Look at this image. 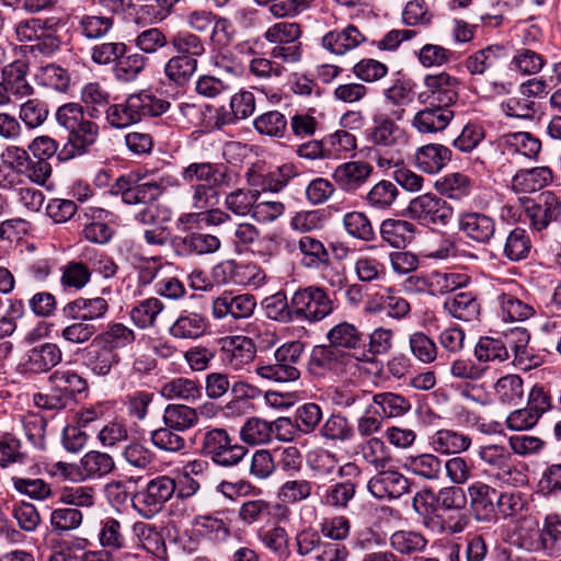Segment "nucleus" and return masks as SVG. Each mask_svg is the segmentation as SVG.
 Here are the masks:
<instances>
[{"label": "nucleus", "instance_id": "24", "mask_svg": "<svg viewBox=\"0 0 561 561\" xmlns=\"http://www.w3.org/2000/svg\"><path fill=\"white\" fill-rule=\"evenodd\" d=\"M467 492L474 519L478 522L491 520L495 515L496 490L481 481H476L468 486Z\"/></svg>", "mask_w": 561, "mask_h": 561}, {"label": "nucleus", "instance_id": "35", "mask_svg": "<svg viewBox=\"0 0 561 561\" xmlns=\"http://www.w3.org/2000/svg\"><path fill=\"white\" fill-rule=\"evenodd\" d=\"M98 137L99 126L89 119H83L78 127L69 131L67 158L89 152L90 148L96 142Z\"/></svg>", "mask_w": 561, "mask_h": 561}, {"label": "nucleus", "instance_id": "31", "mask_svg": "<svg viewBox=\"0 0 561 561\" xmlns=\"http://www.w3.org/2000/svg\"><path fill=\"white\" fill-rule=\"evenodd\" d=\"M479 458L483 463L496 470V478L508 482L513 473H517L511 453L503 446L489 445L479 450Z\"/></svg>", "mask_w": 561, "mask_h": 561}, {"label": "nucleus", "instance_id": "48", "mask_svg": "<svg viewBox=\"0 0 561 561\" xmlns=\"http://www.w3.org/2000/svg\"><path fill=\"white\" fill-rule=\"evenodd\" d=\"M104 216H106V211L102 208L90 207L84 210V217L91 220L84 224L83 228V236L87 240L99 244H104L111 240L113 230L102 221Z\"/></svg>", "mask_w": 561, "mask_h": 561}, {"label": "nucleus", "instance_id": "10", "mask_svg": "<svg viewBox=\"0 0 561 561\" xmlns=\"http://www.w3.org/2000/svg\"><path fill=\"white\" fill-rule=\"evenodd\" d=\"M507 59L505 46L493 44L469 55L465 60V67L472 76L493 78L504 70Z\"/></svg>", "mask_w": 561, "mask_h": 561}, {"label": "nucleus", "instance_id": "41", "mask_svg": "<svg viewBox=\"0 0 561 561\" xmlns=\"http://www.w3.org/2000/svg\"><path fill=\"white\" fill-rule=\"evenodd\" d=\"M501 141L507 153L520 154L528 159H535L541 149L540 140L526 131L505 134Z\"/></svg>", "mask_w": 561, "mask_h": 561}, {"label": "nucleus", "instance_id": "29", "mask_svg": "<svg viewBox=\"0 0 561 561\" xmlns=\"http://www.w3.org/2000/svg\"><path fill=\"white\" fill-rule=\"evenodd\" d=\"M329 344L343 351L354 352V358L364 346V335L359 329L347 321L333 325L325 334Z\"/></svg>", "mask_w": 561, "mask_h": 561}, {"label": "nucleus", "instance_id": "18", "mask_svg": "<svg viewBox=\"0 0 561 561\" xmlns=\"http://www.w3.org/2000/svg\"><path fill=\"white\" fill-rule=\"evenodd\" d=\"M222 359L236 370L253 362L256 353L250 337L242 335L226 336L220 340Z\"/></svg>", "mask_w": 561, "mask_h": 561}, {"label": "nucleus", "instance_id": "12", "mask_svg": "<svg viewBox=\"0 0 561 561\" xmlns=\"http://www.w3.org/2000/svg\"><path fill=\"white\" fill-rule=\"evenodd\" d=\"M496 293V300L505 320L524 321L535 313L531 302L526 297V291L517 283L508 282Z\"/></svg>", "mask_w": 561, "mask_h": 561}, {"label": "nucleus", "instance_id": "30", "mask_svg": "<svg viewBox=\"0 0 561 561\" xmlns=\"http://www.w3.org/2000/svg\"><path fill=\"white\" fill-rule=\"evenodd\" d=\"M381 239L392 248L404 249L415 237L416 227L403 219H385L380 225Z\"/></svg>", "mask_w": 561, "mask_h": 561}, {"label": "nucleus", "instance_id": "22", "mask_svg": "<svg viewBox=\"0 0 561 561\" xmlns=\"http://www.w3.org/2000/svg\"><path fill=\"white\" fill-rule=\"evenodd\" d=\"M451 108L430 103L428 106L415 113L412 126L422 134H435L444 130L454 118Z\"/></svg>", "mask_w": 561, "mask_h": 561}, {"label": "nucleus", "instance_id": "58", "mask_svg": "<svg viewBox=\"0 0 561 561\" xmlns=\"http://www.w3.org/2000/svg\"><path fill=\"white\" fill-rule=\"evenodd\" d=\"M163 309L164 305L160 299L156 297L147 298L133 307L130 318L139 329L152 328Z\"/></svg>", "mask_w": 561, "mask_h": 561}, {"label": "nucleus", "instance_id": "62", "mask_svg": "<svg viewBox=\"0 0 561 561\" xmlns=\"http://www.w3.org/2000/svg\"><path fill=\"white\" fill-rule=\"evenodd\" d=\"M343 226L348 236L360 241L370 242L376 239V232L370 219L365 213L350 211L343 217Z\"/></svg>", "mask_w": 561, "mask_h": 561}, {"label": "nucleus", "instance_id": "40", "mask_svg": "<svg viewBox=\"0 0 561 561\" xmlns=\"http://www.w3.org/2000/svg\"><path fill=\"white\" fill-rule=\"evenodd\" d=\"M257 539L265 549L274 553L279 560H286L290 557L289 535L280 525H273L270 528H260Z\"/></svg>", "mask_w": 561, "mask_h": 561}, {"label": "nucleus", "instance_id": "1", "mask_svg": "<svg viewBox=\"0 0 561 561\" xmlns=\"http://www.w3.org/2000/svg\"><path fill=\"white\" fill-rule=\"evenodd\" d=\"M181 179L191 186V205L205 210L214 205L217 188L232 185V171L225 163L192 162L181 171Z\"/></svg>", "mask_w": 561, "mask_h": 561}, {"label": "nucleus", "instance_id": "56", "mask_svg": "<svg viewBox=\"0 0 561 561\" xmlns=\"http://www.w3.org/2000/svg\"><path fill=\"white\" fill-rule=\"evenodd\" d=\"M193 526L199 535L214 542H225L231 536L229 526L213 515H198L193 519Z\"/></svg>", "mask_w": 561, "mask_h": 561}, {"label": "nucleus", "instance_id": "44", "mask_svg": "<svg viewBox=\"0 0 561 561\" xmlns=\"http://www.w3.org/2000/svg\"><path fill=\"white\" fill-rule=\"evenodd\" d=\"M298 249L302 254L301 265L308 270H319L328 265L330 254L324 244L310 236H304L298 240Z\"/></svg>", "mask_w": 561, "mask_h": 561}, {"label": "nucleus", "instance_id": "7", "mask_svg": "<svg viewBox=\"0 0 561 561\" xmlns=\"http://www.w3.org/2000/svg\"><path fill=\"white\" fill-rule=\"evenodd\" d=\"M202 450L216 465L221 467H234L248 454L247 447L233 443L229 434L222 428H213L204 434Z\"/></svg>", "mask_w": 561, "mask_h": 561}, {"label": "nucleus", "instance_id": "2", "mask_svg": "<svg viewBox=\"0 0 561 561\" xmlns=\"http://www.w3.org/2000/svg\"><path fill=\"white\" fill-rule=\"evenodd\" d=\"M170 108V102L159 99L146 90L128 95L118 104L106 108V121L114 128H125L145 117L160 116Z\"/></svg>", "mask_w": 561, "mask_h": 561}, {"label": "nucleus", "instance_id": "60", "mask_svg": "<svg viewBox=\"0 0 561 561\" xmlns=\"http://www.w3.org/2000/svg\"><path fill=\"white\" fill-rule=\"evenodd\" d=\"M273 425L261 417L248 419L240 430L241 439L249 445L267 444L272 440Z\"/></svg>", "mask_w": 561, "mask_h": 561}, {"label": "nucleus", "instance_id": "14", "mask_svg": "<svg viewBox=\"0 0 561 561\" xmlns=\"http://www.w3.org/2000/svg\"><path fill=\"white\" fill-rule=\"evenodd\" d=\"M171 247L179 256L190 257L216 253L220 247V239L211 233L191 231L183 236H174Z\"/></svg>", "mask_w": 561, "mask_h": 561}, {"label": "nucleus", "instance_id": "59", "mask_svg": "<svg viewBox=\"0 0 561 561\" xmlns=\"http://www.w3.org/2000/svg\"><path fill=\"white\" fill-rule=\"evenodd\" d=\"M266 317L280 323L295 322L294 308L291 307V297L288 299L285 291L266 297L263 301Z\"/></svg>", "mask_w": 561, "mask_h": 561}, {"label": "nucleus", "instance_id": "32", "mask_svg": "<svg viewBox=\"0 0 561 561\" xmlns=\"http://www.w3.org/2000/svg\"><path fill=\"white\" fill-rule=\"evenodd\" d=\"M366 41V36L354 25H347L341 31H332L322 38L325 49L336 55H344L358 47Z\"/></svg>", "mask_w": 561, "mask_h": 561}, {"label": "nucleus", "instance_id": "64", "mask_svg": "<svg viewBox=\"0 0 561 561\" xmlns=\"http://www.w3.org/2000/svg\"><path fill=\"white\" fill-rule=\"evenodd\" d=\"M546 541L547 558L557 559L561 557V515L548 514L543 519L541 528Z\"/></svg>", "mask_w": 561, "mask_h": 561}, {"label": "nucleus", "instance_id": "11", "mask_svg": "<svg viewBox=\"0 0 561 561\" xmlns=\"http://www.w3.org/2000/svg\"><path fill=\"white\" fill-rule=\"evenodd\" d=\"M459 80L447 72L427 75L424 78L425 91L420 94L422 102L451 107L459 98Z\"/></svg>", "mask_w": 561, "mask_h": 561}, {"label": "nucleus", "instance_id": "46", "mask_svg": "<svg viewBox=\"0 0 561 561\" xmlns=\"http://www.w3.org/2000/svg\"><path fill=\"white\" fill-rule=\"evenodd\" d=\"M162 419L173 431L184 432L198 423V411L185 404H168Z\"/></svg>", "mask_w": 561, "mask_h": 561}, {"label": "nucleus", "instance_id": "43", "mask_svg": "<svg viewBox=\"0 0 561 561\" xmlns=\"http://www.w3.org/2000/svg\"><path fill=\"white\" fill-rule=\"evenodd\" d=\"M431 445L439 454H460L471 446V438L451 430H439L431 437Z\"/></svg>", "mask_w": 561, "mask_h": 561}, {"label": "nucleus", "instance_id": "9", "mask_svg": "<svg viewBox=\"0 0 561 561\" xmlns=\"http://www.w3.org/2000/svg\"><path fill=\"white\" fill-rule=\"evenodd\" d=\"M504 542L528 553H539L547 558V547L538 522L534 519L518 520L513 528L502 533Z\"/></svg>", "mask_w": 561, "mask_h": 561}, {"label": "nucleus", "instance_id": "26", "mask_svg": "<svg viewBox=\"0 0 561 561\" xmlns=\"http://www.w3.org/2000/svg\"><path fill=\"white\" fill-rule=\"evenodd\" d=\"M26 66L16 61L4 67L2 70V79L7 89L10 103H18L34 94V88L26 78Z\"/></svg>", "mask_w": 561, "mask_h": 561}, {"label": "nucleus", "instance_id": "38", "mask_svg": "<svg viewBox=\"0 0 561 561\" xmlns=\"http://www.w3.org/2000/svg\"><path fill=\"white\" fill-rule=\"evenodd\" d=\"M552 181V172L547 167L519 170L512 180L516 192L531 193L541 190Z\"/></svg>", "mask_w": 561, "mask_h": 561}, {"label": "nucleus", "instance_id": "13", "mask_svg": "<svg viewBox=\"0 0 561 561\" xmlns=\"http://www.w3.org/2000/svg\"><path fill=\"white\" fill-rule=\"evenodd\" d=\"M355 408H374L379 407V414L391 419L400 417L407 414L411 408V401L402 394L394 392H379L371 394L369 391H364L355 397Z\"/></svg>", "mask_w": 561, "mask_h": 561}, {"label": "nucleus", "instance_id": "17", "mask_svg": "<svg viewBox=\"0 0 561 561\" xmlns=\"http://www.w3.org/2000/svg\"><path fill=\"white\" fill-rule=\"evenodd\" d=\"M427 499L436 501L437 505L445 511H461L467 506L468 497L466 491L457 485L442 488L435 495L432 491L419 492L413 497V508L422 513Z\"/></svg>", "mask_w": 561, "mask_h": 561}, {"label": "nucleus", "instance_id": "47", "mask_svg": "<svg viewBox=\"0 0 561 561\" xmlns=\"http://www.w3.org/2000/svg\"><path fill=\"white\" fill-rule=\"evenodd\" d=\"M404 467L413 474L426 480H438L443 473V460L433 454L410 456Z\"/></svg>", "mask_w": 561, "mask_h": 561}, {"label": "nucleus", "instance_id": "5", "mask_svg": "<svg viewBox=\"0 0 561 561\" xmlns=\"http://www.w3.org/2000/svg\"><path fill=\"white\" fill-rule=\"evenodd\" d=\"M176 490L175 480L169 476H158L149 480L131 499L133 507L145 518H151L162 511Z\"/></svg>", "mask_w": 561, "mask_h": 561}, {"label": "nucleus", "instance_id": "21", "mask_svg": "<svg viewBox=\"0 0 561 561\" xmlns=\"http://www.w3.org/2000/svg\"><path fill=\"white\" fill-rule=\"evenodd\" d=\"M256 301L252 295L232 296L224 294L213 301V314L217 319L231 316L233 319H244L252 316Z\"/></svg>", "mask_w": 561, "mask_h": 561}, {"label": "nucleus", "instance_id": "3", "mask_svg": "<svg viewBox=\"0 0 561 561\" xmlns=\"http://www.w3.org/2000/svg\"><path fill=\"white\" fill-rule=\"evenodd\" d=\"M295 322L316 324L337 308L327 288L320 285L299 287L291 295Z\"/></svg>", "mask_w": 561, "mask_h": 561}, {"label": "nucleus", "instance_id": "52", "mask_svg": "<svg viewBox=\"0 0 561 561\" xmlns=\"http://www.w3.org/2000/svg\"><path fill=\"white\" fill-rule=\"evenodd\" d=\"M524 381L518 375L501 377L494 385L497 401L505 405H517L524 398Z\"/></svg>", "mask_w": 561, "mask_h": 561}, {"label": "nucleus", "instance_id": "51", "mask_svg": "<svg viewBox=\"0 0 561 561\" xmlns=\"http://www.w3.org/2000/svg\"><path fill=\"white\" fill-rule=\"evenodd\" d=\"M383 95L387 102L397 107L391 111L392 118L401 121L405 115L404 106L413 99V84L409 80H396L385 90Z\"/></svg>", "mask_w": 561, "mask_h": 561}, {"label": "nucleus", "instance_id": "27", "mask_svg": "<svg viewBox=\"0 0 561 561\" xmlns=\"http://www.w3.org/2000/svg\"><path fill=\"white\" fill-rule=\"evenodd\" d=\"M208 330L205 316L194 311H183L170 325L168 332L175 340H196Z\"/></svg>", "mask_w": 561, "mask_h": 561}, {"label": "nucleus", "instance_id": "19", "mask_svg": "<svg viewBox=\"0 0 561 561\" xmlns=\"http://www.w3.org/2000/svg\"><path fill=\"white\" fill-rule=\"evenodd\" d=\"M62 359L60 347L50 342L35 345L25 354L23 370L31 374L48 373Z\"/></svg>", "mask_w": 561, "mask_h": 561}, {"label": "nucleus", "instance_id": "42", "mask_svg": "<svg viewBox=\"0 0 561 561\" xmlns=\"http://www.w3.org/2000/svg\"><path fill=\"white\" fill-rule=\"evenodd\" d=\"M99 542L106 552H117L127 547V539L122 523L114 517H105L100 522Z\"/></svg>", "mask_w": 561, "mask_h": 561}, {"label": "nucleus", "instance_id": "57", "mask_svg": "<svg viewBox=\"0 0 561 561\" xmlns=\"http://www.w3.org/2000/svg\"><path fill=\"white\" fill-rule=\"evenodd\" d=\"M399 195L397 185L390 181L381 180L366 194V204L377 210L391 208Z\"/></svg>", "mask_w": 561, "mask_h": 561}, {"label": "nucleus", "instance_id": "33", "mask_svg": "<svg viewBox=\"0 0 561 561\" xmlns=\"http://www.w3.org/2000/svg\"><path fill=\"white\" fill-rule=\"evenodd\" d=\"M450 159V149L440 144L422 146L415 152L416 167L430 174L438 173Z\"/></svg>", "mask_w": 561, "mask_h": 561}, {"label": "nucleus", "instance_id": "25", "mask_svg": "<svg viewBox=\"0 0 561 561\" xmlns=\"http://www.w3.org/2000/svg\"><path fill=\"white\" fill-rule=\"evenodd\" d=\"M495 226V219L482 213L469 211L459 218V230L479 243H488L493 238Z\"/></svg>", "mask_w": 561, "mask_h": 561}, {"label": "nucleus", "instance_id": "55", "mask_svg": "<svg viewBox=\"0 0 561 561\" xmlns=\"http://www.w3.org/2000/svg\"><path fill=\"white\" fill-rule=\"evenodd\" d=\"M393 332L390 329L377 328L369 334V347H362L356 360L371 363L375 356L387 354L392 348Z\"/></svg>", "mask_w": 561, "mask_h": 561}, {"label": "nucleus", "instance_id": "4", "mask_svg": "<svg viewBox=\"0 0 561 561\" xmlns=\"http://www.w3.org/2000/svg\"><path fill=\"white\" fill-rule=\"evenodd\" d=\"M304 351L305 345L300 341L284 343L275 351L274 359L259 364L255 373L260 377L275 382L295 381L300 377L298 364Z\"/></svg>", "mask_w": 561, "mask_h": 561}, {"label": "nucleus", "instance_id": "49", "mask_svg": "<svg viewBox=\"0 0 561 561\" xmlns=\"http://www.w3.org/2000/svg\"><path fill=\"white\" fill-rule=\"evenodd\" d=\"M505 348L511 350L514 353V362L522 366V369L530 368V365H526L525 362L529 358L528 343L530 340L529 332L522 327H514L504 332L501 337Z\"/></svg>", "mask_w": 561, "mask_h": 561}, {"label": "nucleus", "instance_id": "20", "mask_svg": "<svg viewBox=\"0 0 561 561\" xmlns=\"http://www.w3.org/2000/svg\"><path fill=\"white\" fill-rule=\"evenodd\" d=\"M410 489L409 480L398 471L383 470L368 481V490L377 499H399Z\"/></svg>", "mask_w": 561, "mask_h": 561}, {"label": "nucleus", "instance_id": "8", "mask_svg": "<svg viewBox=\"0 0 561 561\" xmlns=\"http://www.w3.org/2000/svg\"><path fill=\"white\" fill-rule=\"evenodd\" d=\"M363 390H351L347 388L335 389L332 393V401L341 409L348 410L352 413H360L356 420V432L360 437L368 439L374 437L382 428V417L379 411L374 408H355V397L357 398Z\"/></svg>", "mask_w": 561, "mask_h": 561}, {"label": "nucleus", "instance_id": "63", "mask_svg": "<svg viewBox=\"0 0 561 561\" xmlns=\"http://www.w3.org/2000/svg\"><path fill=\"white\" fill-rule=\"evenodd\" d=\"M81 101L90 117L98 118L110 106V93L99 83L90 82L81 90Z\"/></svg>", "mask_w": 561, "mask_h": 561}, {"label": "nucleus", "instance_id": "34", "mask_svg": "<svg viewBox=\"0 0 561 561\" xmlns=\"http://www.w3.org/2000/svg\"><path fill=\"white\" fill-rule=\"evenodd\" d=\"M392 116L383 114L374 117V128L370 134V140L374 145L381 148L392 149L402 142L404 138L403 130L396 125Z\"/></svg>", "mask_w": 561, "mask_h": 561}, {"label": "nucleus", "instance_id": "61", "mask_svg": "<svg viewBox=\"0 0 561 561\" xmlns=\"http://www.w3.org/2000/svg\"><path fill=\"white\" fill-rule=\"evenodd\" d=\"M35 79L38 84L59 92H66L71 82L68 70L55 64L41 66L35 73Z\"/></svg>", "mask_w": 561, "mask_h": 561}, {"label": "nucleus", "instance_id": "6", "mask_svg": "<svg viewBox=\"0 0 561 561\" xmlns=\"http://www.w3.org/2000/svg\"><path fill=\"white\" fill-rule=\"evenodd\" d=\"M405 214L410 219L426 227H446L454 217V208L440 196L425 193L410 201Z\"/></svg>", "mask_w": 561, "mask_h": 561}, {"label": "nucleus", "instance_id": "28", "mask_svg": "<svg viewBox=\"0 0 561 561\" xmlns=\"http://www.w3.org/2000/svg\"><path fill=\"white\" fill-rule=\"evenodd\" d=\"M107 309V301L102 297L91 299L77 298L66 304L61 312L68 320H83L90 322L104 317Z\"/></svg>", "mask_w": 561, "mask_h": 561}, {"label": "nucleus", "instance_id": "15", "mask_svg": "<svg viewBox=\"0 0 561 561\" xmlns=\"http://www.w3.org/2000/svg\"><path fill=\"white\" fill-rule=\"evenodd\" d=\"M373 173L374 167L369 162L354 160L339 164L332 179L341 191L354 194L368 183Z\"/></svg>", "mask_w": 561, "mask_h": 561}, {"label": "nucleus", "instance_id": "16", "mask_svg": "<svg viewBox=\"0 0 561 561\" xmlns=\"http://www.w3.org/2000/svg\"><path fill=\"white\" fill-rule=\"evenodd\" d=\"M525 213L531 227L541 231L551 221L558 219L561 213V204L554 193L546 191L537 199L526 203Z\"/></svg>", "mask_w": 561, "mask_h": 561}, {"label": "nucleus", "instance_id": "36", "mask_svg": "<svg viewBox=\"0 0 561 561\" xmlns=\"http://www.w3.org/2000/svg\"><path fill=\"white\" fill-rule=\"evenodd\" d=\"M444 308L454 318L462 321L476 320L480 312V305L470 291H457L448 296Z\"/></svg>", "mask_w": 561, "mask_h": 561}, {"label": "nucleus", "instance_id": "39", "mask_svg": "<svg viewBox=\"0 0 561 561\" xmlns=\"http://www.w3.org/2000/svg\"><path fill=\"white\" fill-rule=\"evenodd\" d=\"M160 392L168 400H184L191 403L202 398V387L197 381L186 377H176L164 382Z\"/></svg>", "mask_w": 561, "mask_h": 561}, {"label": "nucleus", "instance_id": "37", "mask_svg": "<svg viewBox=\"0 0 561 561\" xmlns=\"http://www.w3.org/2000/svg\"><path fill=\"white\" fill-rule=\"evenodd\" d=\"M115 462L112 456L92 450L87 453L79 462V473L83 480L100 479L112 472Z\"/></svg>", "mask_w": 561, "mask_h": 561}, {"label": "nucleus", "instance_id": "23", "mask_svg": "<svg viewBox=\"0 0 561 561\" xmlns=\"http://www.w3.org/2000/svg\"><path fill=\"white\" fill-rule=\"evenodd\" d=\"M354 355L331 344L316 346L310 358V368L321 371L329 370L335 374L344 373L352 363Z\"/></svg>", "mask_w": 561, "mask_h": 561}, {"label": "nucleus", "instance_id": "50", "mask_svg": "<svg viewBox=\"0 0 561 561\" xmlns=\"http://www.w3.org/2000/svg\"><path fill=\"white\" fill-rule=\"evenodd\" d=\"M255 270L254 265L238 264L234 260H226L216 264L211 270V278L216 284H245V273Z\"/></svg>", "mask_w": 561, "mask_h": 561}, {"label": "nucleus", "instance_id": "45", "mask_svg": "<svg viewBox=\"0 0 561 561\" xmlns=\"http://www.w3.org/2000/svg\"><path fill=\"white\" fill-rule=\"evenodd\" d=\"M133 533L146 551L159 559L165 557L164 539L156 526L145 522H137L133 525Z\"/></svg>", "mask_w": 561, "mask_h": 561}, {"label": "nucleus", "instance_id": "53", "mask_svg": "<svg viewBox=\"0 0 561 561\" xmlns=\"http://www.w3.org/2000/svg\"><path fill=\"white\" fill-rule=\"evenodd\" d=\"M307 465L313 478H330L334 474L342 476L343 468L337 467L335 454L318 449L308 454Z\"/></svg>", "mask_w": 561, "mask_h": 561}, {"label": "nucleus", "instance_id": "54", "mask_svg": "<svg viewBox=\"0 0 561 561\" xmlns=\"http://www.w3.org/2000/svg\"><path fill=\"white\" fill-rule=\"evenodd\" d=\"M261 198V191L256 188H237L225 197V207L236 216H247L253 213L254 203Z\"/></svg>", "mask_w": 561, "mask_h": 561}]
</instances>
